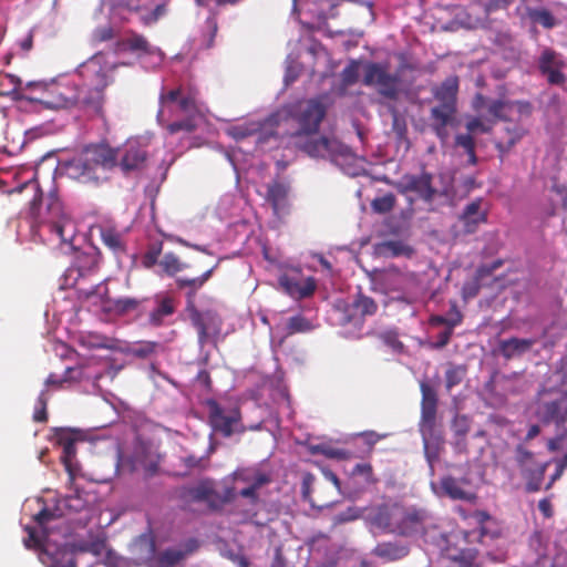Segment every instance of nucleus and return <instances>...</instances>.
<instances>
[{"label": "nucleus", "instance_id": "1", "mask_svg": "<svg viewBox=\"0 0 567 567\" xmlns=\"http://www.w3.org/2000/svg\"><path fill=\"white\" fill-rule=\"evenodd\" d=\"M147 151L136 140H128L121 148L107 143L91 144L64 163L65 175L84 185L99 186L106 179L104 173L118 166L124 174L145 166Z\"/></svg>", "mask_w": 567, "mask_h": 567}, {"label": "nucleus", "instance_id": "2", "mask_svg": "<svg viewBox=\"0 0 567 567\" xmlns=\"http://www.w3.org/2000/svg\"><path fill=\"white\" fill-rule=\"evenodd\" d=\"M27 188H32L34 194L30 200L24 219L30 226L32 241L54 245L61 249L70 247L73 249V238L75 228L64 212V206L56 192H50L45 197L37 179H30L12 190L22 193Z\"/></svg>", "mask_w": 567, "mask_h": 567}, {"label": "nucleus", "instance_id": "3", "mask_svg": "<svg viewBox=\"0 0 567 567\" xmlns=\"http://www.w3.org/2000/svg\"><path fill=\"white\" fill-rule=\"evenodd\" d=\"M373 523L384 532L402 537L425 536L434 527L433 516L426 508L402 503L379 506Z\"/></svg>", "mask_w": 567, "mask_h": 567}, {"label": "nucleus", "instance_id": "4", "mask_svg": "<svg viewBox=\"0 0 567 567\" xmlns=\"http://www.w3.org/2000/svg\"><path fill=\"white\" fill-rule=\"evenodd\" d=\"M114 66L105 62L102 53H96L78 68V74L82 79L85 106L100 113L104 103V91L113 82L112 71Z\"/></svg>", "mask_w": 567, "mask_h": 567}, {"label": "nucleus", "instance_id": "5", "mask_svg": "<svg viewBox=\"0 0 567 567\" xmlns=\"http://www.w3.org/2000/svg\"><path fill=\"white\" fill-rule=\"evenodd\" d=\"M395 189L401 195L414 193L426 204H432L437 198L447 199L452 194V187L445 185L437 188L433 185V175L423 171L421 174H404L394 183Z\"/></svg>", "mask_w": 567, "mask_h": 567}, {"label": "nucleus", "instance_id": "6", "mask_svg": "<svg viewBox=\"0 0 567 567\" xmlns=\"http://www.w3.org/2000/svg\"><path fill=\"white\" fill-rule=\"evenodd\" d=\"M535 413L543 424H554L564 432L567 424V391L544 389Z\"/></svg>", "mask_w": 567, "mask_h": 567}, {"label": "nucleus", "instance_id": "7", "mask_svg": "<svg viewBox=\"0 0 567 567\" xmlns=\"http://www.w3.org/2000/svg\"><path fill=\"white\" fill-rule=\"evenodd\" d=\"M399 73L389 72L386 64L370 62L364 66L363 84L374 86L378 93L386 99L395 100L400 91Z\"/></svg>", "mask_w": 567, "mask_h": 567}, {"label": "nucleus", "instance_id": "8", "mask_svg": "<svg viewBox=\"0 0 567 567\" xmlns=\"http://www.w3.org/2000/svg\"><path fill=\"white\" fill-rule=\"evenodd\" d=\"M207 408L209 424L216 433L221 434L224 437H229L234 433H244L246 431V427L241 423L239 409L225 412L215 400L207 401Z\"/></svg>", "mask_w": 567, "mask_h": 567}, {"label": "nucleus", "instance_id": "9", "mask_svg": "<svg viewBox=\"0 0 567 567\" xmlns=\"http://www.w3.org/2000/svg\"><path fill=\"white\" fill-rule=\"evenodd\" d=\"M326 114L327 105L321 97L309 99L300 104L298 112L295 114V120L299 125L296 136L316 134Z\"/></svg>", "mask_w": 567, "mask_h": 567}, {"label": "nucleus", "instance_id": "10", "mask_svg": "<svg viewBox=\"0 0 567 567\" xmlns=\"http://www.w3.org/2000/svg\"><path fill=\"white\" fill-rule=\"evenodd\" d=\"M189 317L197 331L199 347L204 348L208 343L216 344L223 326L219 315L213 310L200 311L193 308Z\"/></svg>", "mask_w": 567, "mask_h": 567}, {"label": "nucleus", "instance_id": "11", "mask_svg": "<svg viewBox=\"0 0 567 567\" xmlns=\"http://www.w3.org/2000/svg\"><path fill=\"white\" fill-rule=\"evenodd\" d=\"M159 110L157 112V121L163 124L165 110L173 111V105L176 104L181 113L185 115H193L197 112V103L195 95L190 92L185 93L182 86L165 90L162 89L159 96Z\"/></svg>", "mask_w": 567, "mask_h": 567}, {"label": "nucleus", "instance_id": "12", "mask_svg": "<svg viewBox=\"0 0 567 567\" xmlns=\"http://www.w3.org/2000/svg\"><path fill=\"white\" fill-rule=\"evenodd\" d=\"M566 63L561 54L551 48L542 50L537 59V69L539 73L546 78L547 82L551 85H563L566 81V75L563 70Z\"/></svg>", "mask_w": 567, "mask_h": 567}, {"label": "nucleus", "instance_id": "13", "mask_svg": "<svg viewBox=\"0 0 567 567\" xmlns=\"http://www.w3.org/2000/svg\"><path fill=\"white\" fill-rule=\"evenodd\" d=\"M42 103L51 110L68 109L74 105L85 106L84 92L73 85H54Z\"/></svg>", "mask_w": 567, "mask_h": 567}, {"label": "nucleus", "instance_id": "14", "mask_svg": "<svg viewBox=\"0 0 567 567\" xmlns=\"http://www.w3.org/2000/svg\"><path fill=\"white\" fill-rule=\"evenodd\" d=\"M456 111V107L439 104L430 111V127L442 143H445L450 136L447 127L453 125Z\"/></svg>", "mask_w": 567, "mask_h": 567}, {"label": "nucleus", "instance_id": "15", "mask_svg": "<svg viewBox=\"0 0 567 567\" xmlns=\"http://www.w3.org/2000/svg\"><path fill=\"white\" fill-rule=\"evenodd\" d=\"M462 225V233L465 235L477 231L482 224L487 221V213L482 210V198H476L468 203L458 217Z\"/></svg>", "mask_w": 567, "mask_h": 567}, {"label": "nucleus", "instance_id": "16", "mask_svg": "<svg viewBox=\"0 0 567 567\" xmlns=\"http://www.w3.org/2000/svg\"><path fill=\"white\" fill-rule=\"evenodd\" d=\"M421 426L422 431H432L435 425L437 412V394L435 390L425 382L421 385Z\"/></svg>", "mask_w": 567, "mask_h": 567}, {"label": "nucleus", "instance_id": "17", "mask_svg": "<svg viewBox=\"0 0 567 567\" xmlns=\"http://www.w3.org/2000/svg\"><path fill=\"white\" fill-rule=\"evenodd\" d=\"M153 302L154 308L148 312V323L153 327H159L166 317L176 311V300L174 297L161 292L154 296Z\"/></svg>", "mask_w": 567, "mask_h": 567}, {"label": "nucleus", "instance_id": "18", "mask_svg": "<svg viewBox=\"0 0 567 567\" xmlns=\"http://www.w3.org/2000/svg\"><path fill=\"white\" fill-rule=\"evenodd\" d=\"M468 481L465 478L458 480L451 475L443 476L440 481V487L444 495L449 496L453 501H465L474 502L476 495L464 488V484Z\"/></svg>", "mask_w": 567, "mask_h": 567}, {"label": "nucleus", "instance_id": "19", "mask_svg": "<svg viewBox=\"0 0 567 567\" xmlns=\"http://www.w3.org/2000/svg\"><path fill=\"white\" fill-rule=\"evenodd\" d=\"M458 92V78L449 76L440 85L432 89L439 105L456 107Z\"/></svg>", "mask_w": 567, "mask_h": 567}, {"label": "nucleus", "instance_id": "20", "mask_svg": "<svg viewBox=\"0 0 567 567\" xmlns=\"http://www.w3.org/2000/svg\"><path fill=\"white\" fill-rule=\"evenodd\" d=\"M289 185L275 181L267 186L266 200L271 205L275 215H279L287 206Z\"/></svg>", "mask_w": 567, "mask_h": 567}, {"label": "nucleus", "instance_id": "21", "mask_svg": "<svg viewBox=\"0 0 567 567\" xmlns=\"http://www.w3.org/2000/svg\"><path fill=\"white\" fill-rule=\"evenodd\" d=\"M333 144L334 142L328 137H315L313 134L306 135L305 143H298L300 148L312 157H326L330 155L334 151Z\"/></svg>", "mask_w": 567, "mask_h": 567}, {"label": "nucleus", "instance_id": "22", "mask_svg": "<svg viewBox=\"0 0 567 567\" xmlns=\"http://www.w3.org/2000/svg\"><path fill=\"white\" fill-rule=\"evenodd\" d=\"M235 482H240L247 486L262 487L271 482L269 474L257 467H241L233 473Z\"/></svg>", "mask_w": 567, "mask_h": 567}, {"label": "nucleus", "instance_id": "23", "mask_svg": "<svg viewBox=\"0 0 567 567\" xmlns=\"http://www.w3.org/2000/svg\"><path fill=\"white\" fill-rule=\"evenodd\" d=\"M150 301V298L137 299L134 297H122L112 301V308L118 315L135 312L137 316H142L146 312Z\"/></svg>", "mask_w": 567, "mask_h": 567}, {"label": "nucleus", "instance_id": "24", "mask_svg": "<svg viewBox=\"0 0 567 567\" xmlns=\"http://www.w3.org/2000/svg\"><path fill=\"white\" fill-rule=\"evenodd\" d=\"M218 264H215L214 266L209 267L208 269L204 270L203 274L195 278H177L176 279V286L178 289H187L186 297L188 300L194 299L197 291L212 278L215 269L217 268Z\"/></svg>", "mask_w": 567, "mask_h": 567}, {"label": "nucleus", "instance_id": "25", "mask_svg": "<svg viewBox=\"0 0 567 567\" xmlns=\"http://www.w3.org/2000/svg\"><path fill=\"white\" fill-rule=\"evenodd\" d=\"M373 555L388 561L400 560L406 557L410 553V548L406 545L395 542L379 543L374 549Z\"/></svg>", "mask_w": 567, "mask_h": 567}, {"label": "nucleus", "instance_id": "26", "mask_svg": "<svg viewBox=\"0 0 567 567\" xmlns=\"http://www.w3.org/2000/svg\"><path fill=\"white\" fill-rule=\"evenodd\" d=\"M131 549L140 560L147 561L153 559L156 551L153 534L151 532L141 534L134 539Z\"/></svg>", "mask_w": 567, "mask_h": 567}, {"label": "nucleus", "instance_id": "27", "mask_svg": "<svg viewBox=\"0 0 567 567\" xmlns=\"http://www.w3.org/2000/svg\"><path fill=\"white\" fill-rule=\"evenodd\" d=\"M56 442L62 447L61 461L70 470L71 462L76 454V439L72 432L60 429L56 431Z\"/></svg>", "mask_w": 567, "mask_h": 567}, {"label": "nucleus", "instance_id": "28", "mask_svg": "<svg viewBox=\"0 0 567 567\" xmlns=\"http://www.w3.org/2000/svg\"><path fill=\"white\" fill-rule=\"evenodd\" d=\"M534 343L533 339L511 338L499 342V350L505 359H512L528 351Z\"/></svg>", "mask_w": 567, "mask_h": 567}, {"label": "nucleus", "instance_id": "29", "mask_svg": "<svg viewBox=\"0 0 567 567\" xmlns=\"http://www.w3.org/2000/svg\"><path fill=\"white\" fill-rule=\"evenodd\" d=\"M525 133L526 131L519 125L506 126L504 128L505 135L495 143V147L504 156L523 138Z\"/></svg>", "mask_w": 567, "mask_h": 567}, {"label": "nucleus", "instance_id": "30", "mask_svg": "<svg viewBox=\"0 0 567 567\" xmlns=\"http://www.w3.org/2000/svg\"><path fill=\"white\" fill-rule=\"evenodd\" d=\"M548 463H538L535 466L520 473L525 480V489L527 493H535L542 488Z\"/></svg>", "mask_w": 567, "mask_h": 567}, {"label": "nucleus", "instance_id": "31", "mask_svg": "<svg viewBox=\"0 0 567 567\" xmlns=\"http://www.w3.org/2000/svg\"><path fill=\"white\" fill-rule=\"evenodd\" d=\"M526 14L534 24H539L544 29L550 30L558 25V20L546 8H526Z\"/></svg>", "mask_w": 567, "mask_h": 567}, {"label": "nucleus", "instance_id": "32", "mask_svg": "<svg viewBox=\"0 0 567 567\" xmlns=\"http://www.w3.org/2000/svg\"><path fill=\"white\" fill-rule=\"evenodd\" d=\"M158 267L159 275H166L168 277H175L178 272L189 268L187 264H184L177 255L174 252H166L159 260Z\"/></svg>", "mask_w": 567, "mask_h": 567}, {"label": "nucleus", "instance_id": "33", "mask_svg": "<svg viewBox=\"0 0 567 567\" xmlns=\"http://www.w3.org/2000/svg\"><path fill=\"white\" fill-rule=\"evenodd\" d=\"M43 564L48 567H76L73 554L58 550L54 555L43 550L40 556Z\"/></svg>", "mask_w": 567, "mask_h": 567}, {"label": "nucleus", "instance_id": "34", "mask_svg": "<svg viewBox=\"0 0 567 567\" xmlns=\"http://www.w3.org/2000/svg\"><path fill=\"white\" fill-rule=\"evenodd\" d=\"M123 45L126 50L134 53L153 54L154 49L147 41V39L136 32H132L124 41Z\"/></svg>", "mask_w": 567, "mask_h": 567}, {"label": "nucleus", "instance_id": "35", "mask_svg": "<svg viewBox=\"0 0 567 567\" xmlns=\"http://www.w3.org/2000/svg\"><path fill=\"white\" fill-rule=\"evenodd\" d=\"M547 447L550 452L564 451V455L556 460V466L559 472H564L567 468V430L550 439L547 443Z\"/></svg>", "mask_w": 567, "mask_h": 567}, {"label": "nucleus", "instance_id": "36", "mask_svg": "<svg viewBox=\"0 0 567 567\" xmlns=\"http://www.w3.org/2000/svg\"><path fill=\"white\" fill-rule=\"evenodd\" d=\"M101 239L103 244L115 254L125 251V243L122 235L112 227H105L101 230Z\"/></svg>", "mask_w": 567, "mask_h": 567}, {"label": "nucleus", "instance_id": "37", "mask_svg": "<svg viewBox=\"0 0 567 567\" xmlns=\"http://www.w3.org/2000/svg\"><path fill=\"white\" fill-rule=\"evenodd\" d=\"M514 460L520 473L538 464L535 458V454L523 444H517L515 446Z\"/></svg>", "mask_w": 567, "mask_h": 567}, {"label": "nucleus", "instance_id": "38", "mask_svg": "<svg viewBox=\"0 0 567 567\" xmlns=\"http://www.w3.org/2000/svg\"><path fill=\"white\" fill-rule=\"evenodd\" d=\"M313 329L310 320L301 315L292 316L286 323V336L309 332Z\"/></svg>", "mask_w": 567, "mask_h": 567}, {"label": "nucleus", "instance_id": "39", "mask_svg": "<svg viewBox=\"0 0 567 567\" xmlns=\"http://www.w3.org/2000/svg\"><path fill=\"white\" fill-rule=\"evenodd\" d=\"M163 251V243L162 241H153L151 243L146 251L142 256V265L146 269H152L159 262V257Z\"/></svg>", "mask_w": 567, "mask_h": 567}, {"label": "nucleus", "instance_id": "40", "mask_svg": "<svg viewBox=\"0 0 567 567\" xmlns=\"http://www.w3.org/2000/svg\"><path fill=\"white\" fill-rule=\"evenodd\" d=\"M396 204V197L392 193L377 197L371 202V208L374 213L386 214L390 213Z\"/></svg>", "mask_w": 567, "mask_h": 567}, {"label": "nucleus", "instance_id": "41", "mask_svg": "<svg viewBox=\"0 0 567 567\" xmlns=\"http://www.w3.org/2000/svg\"><path fill=\"white\" fill-rule=\"evenodd\" d=\"M214 495L215 491L207 482H202L188 489V496L196 502H208Z\"/></svg>", "mask_w": 567, "mask_h": 567}, {"label": "nucleus", "instance_id": "42", "mask_svg": "<svg viewBox=\"0 0 567 567\" xmlns=\"http://www.w3.org/2000/svg\"><path fill=\"white\" fill-rule=\"evenodd\" d=\"M353 307L362 315V316H373L378 310L377 302L371 298L363 293H359L353 301Z\"/></svg>", "mask_w": 567, "mask_h": 567}, {"label": "nucleus", "instance_id": "43", "mask_svg": "<svg viewBox=\"0 0 567 567\" xmlns=\"http://www.w3.org/2000/svg\"><path fill=\"white\" fill-rule=\"evenodd\" d=\"M380 250L381 252L388 254L393 257L403 255L409 256L412 252V249L400 240L385 241L380 246Z\"/></svg>", "mask_w": 567, "mask_h": 567}, {"label": "nucleus", "instance_id": "44", "mask_svg": "<svg viewBox=\"0 0 567 567\" xmlns=\"http://www.w3.org/2000/svg\"><path fill=\"white\" fill-rule=\"evenodd\" d=\"M451 430L454 436H467L471 430L470 417L464 414H456L452 420Z\"/></svg>", "mask_w": 567, "mask_h": 567}, {"label": "nucleus", "instance_id": "45", "mask_svg": "<svg viewBox=\"0 0 567 567\" xmlns=\"http://www.w3.org/2000/svg\"><path fill=\"white\" fill-rule=\"evenodd\" d=\"M380 339L395 353H403L405 350L403 342L399 339V333L394 330H388L382 332L380 334Z\"/></svg>", "mask_w": 567, "mask_h": 567}, {"label": "nucleus", "instance_id": "46", "mask_svg": "<svg viewBox=\"0 0 567 567\" xmlns=\"http://www.w3.org/2000/svg\"><path fill=\"white\" fill-rule=\"evenodd\" d=\"M166 130L169 134H176L181 131L192 133L196 128V124L192 115H186V118L166 124Z\"/></svg>", "mask_w": 567, "mask_h": 567}, {"label": "nucleus", "instance_id": "47", "mask_svg": "<svg viewBox=\"0 0 567 567\" xmlns=\"http://www.w3.org/2000/svg\"><path fill=\"white\" fill-rule=\"evenodd\" d=\"M512 109V101L495 100L488 105V113L498 120H507V111Z\"/></svg>", "mask_w": 567, "mask_h": 567}, {"label": "nucleus", "instance_id": "48", "mask_svg": "<svg viewBox=\"0 0 567 567\" xmlns=\"http://www.w3.org/2000/svg\"><path fill=\"white\" fill-rule=\"evenodd\" d=\"M186 553L178 549H166L159 556V564L173 567L178 564L182 559H184Z\"/></svg>", "mask_w": 567, "mask_h": 567}, {"label": "nucleus", "instance_id": "49", "mask_svg": "<svg viewBox=\"0 0 567 567\" xmlns=\"http://www.w3.org/2000/svg\"><path fill=\"white\" fill-rule=\"evenodd\" d=\"M466 370L463 367H452L445 373V385L447 390L460 384L465 375Z\"/></svg>", "mask_w": 567, "mask_h": 567}, {"label": "nucleus", "instance_id": "50", "mask_svg": "<svg viewBox=\"0 0 567 567\" xmlns=\"http://www.w3.org/2000/svg\"><path fill=\"white\" fill-rule=\"evenodd\" d=\"M316 450L320 451L328 458L349 460L352 457V453L346 449H338L332 446H317Z\"/></svg>", "mask_w": 567, "mask_h": 567}, {"label": "nucleus", "instance_id": "51", "mask_svg": "<svg viewBox=\"0 0 567 567\" xmlns=\"http://www.w3.org/2000/svg\"><path fill=\"white\" fill-rule=\"evenodd\" d=\"M341 79L346 86H350L357 83L359 79V64L353 61L348 66H346L341 72Z\"/></svg>", "mask_w": 567, "mask_h": 567}, {"label": "nucleus", "instance_id": "52", "mask_svg": "<svg viewBox=\"0 0 567 567\" xmlns=\"http://www.w3.org/2000/svg\"><path fill=\"white\" fill-rule=\"evenodd\" d=\"M114 38V30L111 25H104L96 28L91 35V41L94 44H100L102 42L110 41Z\"/></svg>", "mask_w": 567, "mask_h": 567}, {"label": "nucleus", "instance_id": "53", "mask_svg": "<svg viewBox=\"0 0 567 567\" xmlns=\"http://www.w3.org/2000/svg\"><path fill=\"white\" fill-rule=\"evenodd\" d=\"M353 475H362L364 477L365 483L375 484L378 483V478L373 474V468L370 463H360L357 464L352 470Z\"/></svg>", "mask_w": 567, "mask_h": 567}, {"label": "nucleus", "instance_id": "54", "mask_svg": "<svg viewBox=\"0 0 567 567\" xmlns=\"http://www.w3.org/2000/svg\"><path fill=\"white\" fill-rule=\"evenodd\" d=\"M157 347L158 343L154 341L141 342L133 349V354L137 358L145 359L155 353Z\"/></svg>", "mask_w": 567, "mask_h": 567}, {"label": "nucleus", "instance_id": "55", "mask_svg": "<svg viewBox=\"0 0 567 567\" xmlns=\"http://www.w3.org/2000/svg\"><path fill=\"white\" fill-rule=\"evenodd\" d=\"M167 12L166 4L161 3L155 7V9L146 14L141 17L142 22L145 25H151L157 22L162 17H164Z\"/></svg>", "mask_w": 567, "mask_h": 567}, {"label": "nucleus", "instance_id": "56", "mask_svg": "<svg viewBox=\"0 0 567 567\" xmlns=\"http://www.w3.org/2000/svg\"><path fill=\"white\" fill-rule=\"evenodd\" d=\"M24 530L28 533V537L23 539L24 546L28 549H40L42 547V543L37 534L35 528L31 526H25Z\"/></svg>", "mask_w": 567, "mask_h": 567}, {"label": "nucleus", "instance_id": "57", "mask_svg": "<svg viewBox=\"0 0 567 567\" xmlns=\"http://www.w3.org/2000/svg\"><path fill=\"white\" fill-rule=\"evenodd\" d=\"M261 487H255V486H246L243 489L238 492V495L243 498H247L248 503L252 506L257 505L259 503V494L258 491Z\"/></svg>", "mask_w": 567, "mask_h": 567}, {"label": "nucleus", "instance_id": "58", "mask_svg": "<svg viewBox=\"0 0 567 567\" xmlns=\"http://www.w3.org/2000/svg\"><path fill=\"white\" fill-rule=\"evenodd\" d=\"M316 481L315 475L306 473L302 477L301 494L303 499L311 502L312 485Z\"/></svg>", "mask_w": 567, "mask_h": 567}, {"label": "nucleus", "instance_id": "59", "mask_svg": "<svg viewBox=\"0 0 567 567\" xmlns=\"http://www.w3.org/2000/svg\"><path fill=\"white\" fill-rule=\"evenodd\" d=\"M455 144L462 148L466 153H472V151L475 148V141L471 134H458L455 137Z\"/></svg>", "mask_w": 567, "mask_h": 567}, {"label": "nucleus", "instance_id": "60", "mask_svg": "<svg viewBox=\"0 0 567 567\" xmlns=\"http://www.w3.org/2000/svg\"><path fill=\"white\" fill-rule=\"evenodd\" d=\"M513 1L514 0H486L485 11L491 13L498 10H506Z\"/></svg>", "mask_w": 567, "mask_h": 567}, {"label": "nucleus", "instance_id": "61", "mask_svg": "<svg viewBox=\"0 0 567 567\" xmlns=\"http://www.w3.org/2000/svg\"><path fill=\"white\" fill-rule=\"evenodd\" d=\"M466 130L468 134L475 132L488 133L491 127L486 126L478 117H473L466 123Z\"/></svg>", "mask_w": 567, "mask_h": 567}, {"label": "nucleus", "instance_id": "62", "mask_svg": "<svg viewBox=\"0 0 567 567\" xmlns=\"http://www.w3.org/2000/svg\"><path fill=\"white\" fill-rule=\"evenodd\" d=\"M364 440V443L372 450V447L384 437L374 431H365L359 434Z\"/></svg>", "mask_w": 567, "mask_h": 567}, {"label": "nucleus", "instance_id": "63", "mask_svg": "<svg viewBox=\"0 0 567 567\" xmlns=\"http://www.w3.org/2000/svg\"><path fill=\"white\" fill-rule=\"evenodd\" d=\"M32 419L34 422H38V423L47 422L48 421L47 406L35 403Z\"/></svg>", "mask_w": 567, "mask_h": 567}, {"label": "nucleus", "instance_id": "64", "mask_svg": "<svg viewBox=\"0 0 567 567\" xmlns=\"http://www.w3.org/2000/svg\"><path fill=\"white\" fill-rule=\"evenodd\" d=\"M54 514L50 509L43 508L34 516V520L42 526L52 520Z\"/></svg>", "mask_w": 567, "mask_h": 567}]
</instances>
